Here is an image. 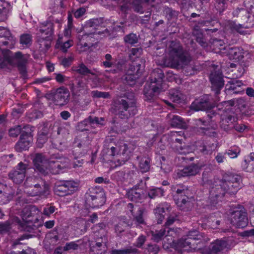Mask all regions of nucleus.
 I'll list each match as a JSON object with an SVG mask.
<instances>
[{
    "label": "nucleus",
    "instance_id": "obj_25",
    "mask_svg": "<svg viewBox=\"0 0 254 254\" xmlns=\"http://www.w3.org/2000/svg\"><path fill=\"white\" fill-rule=\"evenodd\" d=\"M164 74L162 69L156 68L151 73L149 79L150 84L162 88Z\"/></svg>",
    "mask_w": 254,
    "mask_h": 254
},
{
    "label": "nucleus",
    "instance_id": "obj_57",
    "mask_svg": "<svg viewBox=\"0 0 254 254\" xmlns=\"http://www.w3.org/2000/svg\"><path fill=\"white\" fill-rule=\"evenodd\" d=\"M124 40L126 44L133 45L136 44L138 41V38L136 34L131 33L124 37Z\"/></svg>",
    "mask_w": 254,
    "mask_h": 254
},
{
    "label": "nucleus",
    "instance_id": "obj_47",
    "mask_svg": "<svg viewBox=\"0 0 254 254\" xmlns=\"http://www.w3.org/2000/svg\"><path fill=\"white\" fill-rule=\"evenodd\" d=\"M165 210L162 204H160L154 209V213L157 224H161L165 218Z\"/></svg>",
    "mask_w": 254,
    "mask_h": 254
},
{
    "label": "nucleus",
    "instance_id": "obj_44",
    "mask_svg": "<svg viewBox=\"0 0 254 254\" xmlns=\"http://www.w3.org/2000/svg\"><path fill=\"white\" fill-rule=\"evenodd\" d=\"M216 148V144L210 141L204 142L199 147V151L204 155L211 154Z\"/></svg>",
    "mask_w": 254,
    "mask_h": 254
},
{
    "label": "nucleus",
    "instance_id": "obj_56",
    "mask_svg": "<svg viewBox=\"0 0 254 254\" xmlns=\"http://www.w3.org/2000/svg\"><path fill=\"white\" fill-rule=\"evenodd\" d=\"M164 190L160 188H156L150 189L147 192V195L151 199L156 197H161L164 195Z\"/></svg>",
    "mask_w": 254,
    "mask_h": 254
},
{
    "label": "nucleus",
    "instance_id": "obj_37",
    "mask_svg": "<svg viewBox=\"0 0 254 254\" xmlns=\"http://www.w3.org/2000/svg\"><path fill=\"white\" fill-rule=\"evenodd\" d=\"M11 9V7L9 2L0 0V22L7 19Z\"/></svg>",
    "mask_w": 254,
    "mask_h": 254
},
{
    "label": "nucleus",
    "instance_id": "obj_34",
    "mask_svg": "<svg viewBox=\"0 0 254 254\" xmlns=\"http://www.w3.org/2000/svg\"><path fill=\"white\" fill-rule=\"evenodd\" d=\"M153 85L154 84H150L148 88H144V94L145 97V100L149 101L154 100L156 96L161 91L162 88L158 87H157Z\"/></svg>",
    "mask_w": 254,
    "mask_h": 254
},
{
    "label": "nucleus",
    "instance_id": "obj_26",
    "mask_svg": "<svg viewBox=\"0 0 254 254\" xmlns=\"http://www.w3.org/2000/svg\"><path fill=\"white\" fill-rule=\"evenodd\" d=\"M13 63L12 64H8V65H12L14 63V59H17V67L20 73L24 76L26 74V64L27 63V60L23 57L22 53L20 52H16L14 56L12 55Z\"/></svg>",
    "mask_w": 254,
    "mask_h": 254
},
{
    "label": "nucleus",
    "instance_id": "obj_28",
    "mask_svg": "<svg viewBox=\"0 0 254 254\" xmlns=\"http://www.w3.org/2000/svg\"><path fill=\"white\" fill-rule=\"evenodd\" d=\"M221 180H223L228 184H232L231 187L233 189H237L238 183H242V179L238 174L229 173L225 174Z\"/></svg>",
    "mask_w": 254,
    "mask_h": 254
},
{
    "label": "nucleus",
    "instance_id": "obj_1",
    "mask_svg": "<svg viewBox=\"0 0 254 254\" xmlns=\"http://www.w3.org/2000/svg\"><path fill=\"white\" fill-rule=\"evenodd\" d=\"M114 113L122 119H127L137 113L136 99L132 92L121 94L114 102Z\"/></svg>",
    "mask_w": 254,
    "mask_h": 254
},
{
    "label": "nucleus",
    "instance_id": "obj_52",
    "mask_svg": "<svg viewBox=\"0 0 254 254\" xmlns=\"http://www.w3.org/2000/svg\"><path fill=\"white\" fill-rule=\"evenodd\" d=\"M32 37L30 34H23L20 36L19 42L24 48H29L32 44Z\"/></svg>",
    "mask_w": 254,
    "mask_h": 254
},
{
    "label": "nucleus",
    "instance_id": "obj_49",
    "mask_svg": "<svg viewBox=\"0 0 254 254\" xmlns=\"http://www.w3.org/2000/svg\"><path fill=\"white\" fill-rule=\"evenodd\" d=\"M227 246L226 241L217 240L215 242L211 244V251L212 253H217L224 250Z\"/></svg>",
    "mask_w": 254,
    "mask_h": 254
},
{
    "label": "nucleus",
    "instance_id": "obj_32",
    "mask_svg": "<svg viewBox=\"0 0 254 254\" xmlns=\"http://www.w3.org/2000/svg\"><path fill=\"white\" fill-rule=\"evenodd\" d=\"M235 119V117L232 115L222 117L220 122L221 127L226 131L231 130L233 128Z\"/></svg>",
    "mask_w": 254,
    "mask_h": 254
},
{
    "label": "nucleus",
    "instance_id": "obj_35",
    "mask_svg": "<svg viewBox=\"0 0 254 254\" xmlns=\"http://www.w3.org/2000/svg\"><path fill=\"white\" fill-rule=\"evenodd\" d=\"M243 169L247 172H254V153L251 152L249 155L245 157L242 163Z\"/></svg>",
    "mask_w": 254,
    "mask_h": 254
},
{
    "label": "nucleus",
    "instance_id": "obj_38",
    "mask_svg": "<svg viewBox=\"0 0 254 254\" xmlns=\"http://www.w3.org/2000/svg\"><path fill=\"white\" fill-rule=\"evenodd\" d=\"M53 38L50 36H44L42 35L37 39L39 44V48L41 51L46 52L51 46V43Z\"/></svg>",
    "mask_w": 254,
    "mask_h": 254
},
{
    "label": "nucleus",
    "instance_id": "obj_50",
    "mask_svg": "<svg viewBox=\"0 0 254 254\" xmlns=\"http://www.w3.org/2000/svg\"><path fill=\"white\" fill-rule=\"evenodd\" d=\"M32 237V235L28 234H23L21 235L18 238L13 240L11 241V247L13 249L17 250L21 247V246L24 245V243L21 242L22 241L25 239H28Z\"/></svg>",
    "mask_w": 254,
    "mask_h": 254
},
{
    "label": "nucleus",
    "instance_id": "obj_9",
    "mask_svg": "<svg viewBox=\"0 0 254 254\" xmlns=\"http://www.w3.org/2000/svg\"><path fill=\"white\" fill-rule=\"evenodd\" d=\"M33 208L30 206L25 207L21 212L22 220L17 217L13 219V222L18 226V229L20 231H29L30 228L28 227L27 223L33 222V217L32 209Z\"/></svg>",
    "mask_w": 254,
    "mask_h": 254
},
{
    "label": "nucleus",
    "instance_id": "obj_12",
    "mask_svg": "<svg viewBox=\"0 0 254 254\" xmlns=\"http://www.w3.org/2000/svg\"><path fill=\"white\" fill-rule=\"evenodd\" d=\"M29 169L28 164L22 162L19 163L14 170L8 173L9 178L15 184H20L25 177L26 171Z\"/></svg>",
    "mask_w": 254,
    "mask_h": 254
},
{
    "label": "nucleus",
    "instance_id": "obj_54",
    "mask_svg": "<svg viewBox=\"0 0 254 254\" xmlns=\"http://www.w3.org/2000/svg\"><path fill=\"white\" fill-rule=\"evenodd\" d=\"M145 212V209L143 207H139L137 212L135 215H132L133 220L135 221L137 225H145V222L143 218V215Z\"/></svg>",
    "mask_w": 254,
    "mask_h": 254
},
{
    "label": "nucleus",
    "instance_id": "obj_60",
    "mask_svg": "<svg viewBox=\"0 0 254 254\" xmlns=\"http://www.w3.org/2000/svg\"><path fill=\"white\" fill-rule=\"evenodd\" d=\"M139 77V76L137 75V74H130L127 72L125 75L124 80L127 84L132 86L135 84L136 80Z\"/></svg>",
    "mask_w": 254,
    "mask_h": 254
},
{
    "label": "nucleus",
    "instance_id": "obj_64",
    "mask_svg": "<svg viewBox=\"0 0 254 254\" xmlns=\"http://www.w3.org/2000/svg\"><path fill=\"white\" fill-rule=\"evenodd\" d=\"M6 254H36L35 251L29 247L25 250L22 249L21 251H11L9 253H7Z\"/></svg>",
    "mask_w": 254,
    "mask_h": 254
},
{
    "label": "nucleus",
    "instance_id": "obj_41",
    "mask_svg": "<svg viewBox=\"0 0 254 254\" xmlns=\"http://www.w3.org/2000/svg\"><path fill=\"white\" fill-rule=\"evenodd\" d=\"M72 70L83 76L88 74L95 75V73L89 69L83 63L79 64L77 65L73 66Z\"/></svg>",
    "mask_w": 254,
    "mask_h": 254
},
{
    "label": "nucleus",
    "instance_id": "obj_55",
    "mask_svg": "<svg viewBox=\"0 0 254 254\" xmlns=\"http://www.w3.org/2000/svg\"><path fill=\"white\" fill-rule=\"evenodd\" d=\"M127 175L126 171L121 170L115 172L111 175V179L117 182H123L126 179Z\"/></svg>",
    "mask_w": 254,
    "mask_h": 254
},
{
    "label": "nucleus",
    "instance_id": "obj_14",
    "mask_svg": "<svg viewBox=\"0 0 254 254\" xmlns=\"http://www.w3.org/2000/svg\"><path fill=\"white\" fill-rule=\"evenodd\" d=\"M231 223L238 228H244L248 224V219L246 212L244 210H237L232 212Z\"/></svg>",
    "mask_w": 254,
    "mask_h": 254
},
{
    "label": "nucleus",
    "instance_id": "obj_51",
    "mask_svg": "<svg viewBox=\"0 0 254 254\" xmlns=\"http://www.w3.org/2000/svg\"><path fill=\"white\" fill-rule=\"evenodd\" d=\"M170 117V125L173 127L183 128L184 126V122L182 118L177 115H172Z\"/></svg>",
    "mask_w": 254,
    "mask_h": 254
},
{
    "label": "nucleus",
    "instance_id": "obj_17",
    "mask_svg": "<svg viewBox=\"0 0 254 254\" xmlns=\"http://www.w3.org/2000/svg\"><path fill=\"white\" fill-rule=\"evenodd\" d=\"M55 23L58 24L60 26V20L52 16L49 17L45 22L41 24L39 30L40 33L43 35L45 34L46 36H50L51 38H53Z\"/></svg>",
    "mask_w": 254,
    "mask_h": 254
},
{
    "label": "nucleus",
    "instance_id": "obj_13",
    "mask_svg": "<svg viewBox=\"0 0 254 254\" xmlns=\"http://www.w3.org/2000/svg\"><path fill=\"white\" fill-rule=\"evenodd\" d=\"M24 128L27 130L22 131L20 139L15 145L16 150L19 152L28 149L32 140L31 129L29 126L24 127Z\"/></svg>",
    "mask_w": 254,
    "mask_h": 254
},
{
    "label": "nucleus",
    "instance_id": "obj_18",
    "mask_svg": "<svg viewBox=\"0 0 254 254\" xmlns=\"http://www.w3.org/2000/svg\"><path fill=\"white\" fill-rule=\"evenodd\" d=\"M107 239L106 236L97 238L95 243L90 244V254H104L106 251Z\"/></svg>",
    "mask_w": 254,
    "mask_h": 254
},
{
    "label": "nucleus",
    "instance_id": "obj_33",
    "mask_svg": "<svg viewBox=\"0 0 254 254\" xmlns=\"http://www.w3.org/2000/svg\"><path fill=\"white\" fill-rule=\"evenodd\" d=\"M226 50L231 58L239 61L242 60L244 58V50L242 48L238 47H226Z\"/></svg>",
    "mask_w": 254,
    "mask_h": 254
},
{
    "label": "nucleus",
    "instance_id": "obj_42",
    "mask_svg": "<svg viewBox=\"0 0 254 254\" xmlns=\"http://www.w3.org/2000/svg\"><path fill=\"white\" fill-rule=\"evenodd\" d=\"M171 147L176 152L181 154H187L190 151V148L183 142L180 143H170Z\"/></svg>",
    "mask_w": 254,
    "mask_h": 254
},
{
    "label": "nucleus",
    "instance_id": "obj_11",
    "mask_svg": "<svg viewBox=\"0 0 254 254\" xmlns=\"http://www.w3.org/2000/svg\"><path fill=\"white\" fill-rule=\"evenodd\" d=\"M216 103L210 95H205L201 98L195 100L191 105L194 111L208 110L215 106Z\"/></svg>",
    "mask_w": 254,
    "mask_h": 254
},
{
    "label": "nucleus",
    "instance_id": "obj_27",
    "mask_svg": "<svg viewBox=\"0 0 254 254\" xmlns=\"http://www.w3.org/2000/svg\"><path fill=\"white\" fill-rule=\"evenodd\" d=\"M244 85L242 81L231 79L226 84V90L231 93H241L244 91L242 86Z\"/></svg>",
    "mask_w": 254,
    "mask_h": 254
},
{
    "label": "nucleus",
    "instance_id": "obj_20",
    "mask_svg": "<svg viewBox=\"0 0 254 254\" xmlns=\"http://www.w3.org/2000/svg\"><path fill=\"white\" fill-rule=\"evenodd\" d=\"M202 168V165L192 163L179 170L176 173V177L180 178L185 177L194 176L198 174Z\"/></svg>",
    "mask_w": 254,
    "mask_h": 254
},
{
    "label": "nucleus",
    "instance_id": "obj_45",
    "mask_svg": "<svg viewBox=\"0 0 254 254\" xmlns=\"http://www.w3.org/2000/svg\"><path fill=\"white\" fill-rule=\"evenodd\" d=\"M155 0H134L132 2L133 8L135 12L142 13L144 12L143 7L146 3H150Z\"/></svg>",
    "mask_w": 254,
    "mask_h": 254
},
{
    "label": "nucleus",
    "instance_id": "obj_3",
    "mask_svg": "<svg viewBox=\"0 0 254 254\" xmlns=\"http://www.w3.org/2000/svg\"><path fill=\"white\" fill-rule=\"evenodd\" d=\"M15 42V38L8 29L0 27V50L3 55L2 58L0 56V68L6 67L8 64H12V52L8 48H13Z\"/></svg>",
    "mask_w": 254,
    "mask_h": 254
},
{
    "label": "nucleus",
    "instance_id": "obj_36",
    "mask_svg": "<svg viewBox=\"0 0 254 254\" xmlns=\"http://www.w3.org/2000/svg\"><path fill=\"white\" fill-rule=\"evenodd\" d=\"M220 184L215 185L216 187H220L222 190L224 191V194L227 193L230 195H235L238 192V191L242 188L241 183H238V187L237 189H233L231 186L232 184H228L223 180H221Z\"/></svg>",
    "mask_w": 254,
    "mask_h": 254
},
{
    "label": "nucleus",
    "instance_id": "obj_29",
    "mask_svg": "<svg viewBox=\"0 0 254 254\" xmlns=\"http://www.w3.org/2000/svg\"><path fill=\"white\" fill-rule=\"evenodd\" d=\"M180 247L187 251H197L201 249L198 246L196 245L195 243H193L191 240L187 238H182L178 242Z\"/></svg>",
    "mask_w": 254,
    "mask_h": 254
},
{
    "label": "nucleus",
    "instance_id": "obj_23",
    "mask_svg": "<svg viewBox=\"0 0 254 254\" xmlns=\"http://www.w3.org/2000/svg\"><path fill=\"white\" fill-rule=\"evenodd\" d=\"M187 237L191 240L193 243H195L196 245L198 246L201 249L204 246L205 242L208 240L203 233H200L196 230H191L189 232Z\"/></svg>",
    "mask_w": 254,
    "mask_h": 254
},
{
    "label": "nucleus",
    "instance_id": "obj_31",
    "mask_svg": "<svg viewBox=\"0 0 254 254\" xmlns=\"http://www.w3.org/2000/svg\"><path fill=\"white\" fill-rule=\"evenodd\" d=\"M144 68V62L142 60L134 61L129 65L127 73L135 74L140 76Z\"/></svg>",
    "mask_w": 254,
    "mask_h": 254
},
{
    "label": "nucleus",
    "instance_id": "obj_7",
    "mask_svg": "<svg viewBox=\"0 0 254 254\" xmlns=\"http://www.w3.org/2000/svg\"><path fill=\"white\" fill-rule=\"evenodd\" d=\"M190 190L187 187L180 186L175 191L173 198L178 207L182 211H188L191 209L193 204L189 196Z\"/></svg>",
    "mask_w": 254,
    "mask_h": 254
},
{
    "label": "nucleus",
    "instance_id": "obj_46",
    "mask_svg": "<svg viewBox=\"0 0 254 254\" xmlns=\"http://www.w3.org/2000/svg\"><path fill=\"white\" fill-rule=\"evenodd\" d=\"M102 24H103V19L102 18H92L86 21L85 28H93L94 30L93 32H95V34H99L100 32H96V30L98 27L101 26Z\"/></svg>",
    "mask_w": 254,
    "mask_h": 254
},
{
    "label": "nucleus",
    "instance_id": "obj_63",
    "mask_svg": "<svg viewBox=\"0 0 254 254\" xmlns=\"http://www.w3.org/2000/svg\"><path fill=\"white\" fill-rule=\"evenodd\" d=\"M105 61L102 62V65L106 68L112 67L115 63L112 61L113 58L111 55L107 54L105 56Z\"/></svg>",
    "mask_w": 254,
    "mask_h": 254
},
{
    "label": "nucleus",
    "instance_id": "obj_58",
    "mask_svg": "<svg viewBox=\"0 0 254 254\" xmlns=\"http://www.w3.org/2000/svg\"><path fill=\"white\" fill-rule=\"evenodd\" d=\"M166 228L161 229L160 230H155V231H151V235L152 239L156 242H158L162 239V238L165 235L166 232Z\"/></svg>",
    "mask_w": 254,
    "mask_h": 254
},
{
    "label": "nucleus",
    "instance_id": "obj_61",
    "mask_svg": "<svg viewBox=\"0 0 254 254\" xmlns=\"http://www.w3.org/2000/svg\"><path fill=\"white\" fill-rule=\"evenodd\" d=\"M91 95L93 98H103L105 99L109 98L110 94L107 92H102L98 90H94L91 92Z\"/></svg>",
    "mask_w": 254,
    "mask_h": 254
},
{
    "label": "nucleus",
    "instance_id": "obj_5",
    "mask_svg": "<svg viewBox=\"0 0 254 254\" xmlns=\"http://www.w3.org/2000/svg\"><path fill=\"white\" fill-rule=\"evenodd\" d=\"M127 144L125 143H121L120 145H116V146H112L108 149L107 155L114 158V162L116 166H120L124 164L128 160L131 156V150Z\"/></svg>",
    "mask_w": 254,
    "mask_h": 254
},
{
    "label": "nucleus",
    "instance_id": "obj_19",
    "mask_svg": "<svg viewBox=\"0 0 254 254\" xmlns=\"http://www.w3.org/2000/svg\"><path fill=\"white\" fill-rule=\"evenodd\" d=\"M69 92L64 87L58 88L53 95V101L57 105L63 106L66 104L69 100Z\"/></svg>",
    "mask_w": 254,
    "mask_h": 254
},
{
    "label": "nucleus",
    "instance_id": "obj_2",
    "mask_svg": "<svg viewBox=\"0 0 254 254\" xmlns=\"http://www.w3.org/2000/svg\"><path fill=\"white\" fill-rule=\"evenodd\" d=\"M191 61L189 54L185 51L179 42L172 41L168 47V57L164 60V64L174 68L183 67Z\"/></svg>",
    "mask_w": 254,
    "mask_h": 254
},
{
    "label": "nucleus",
    "instance_id": "obj_10",
    "mask_svg": "<svg viewBox=\"0 0 254 254\" xmlns=\"http://www.w3.org/2000/svg\"><path fill=\"white\" fill-rule=\"evenodd\" d=\"M250 15L248 11L244 9L241 8V11L240 13L239 17H238L239 20L242 22V24H237L234 22H230L228 24V27L232 30H235L240 33H243L241 30L242 28H250L254 25V23L249 22Z\"/></svg>",
    "mask_w": 254,
    "mask_h": 254
},
{
    "label": "nucleus",
    "instance_id": "obj_21",
    "mask_svg": "<svg viewBox=\"0 0 254 254\" xmlns=\"http://www.w3.org/2000/svg\"><path fill=\"white\" fill-rule=\"evenodd\" d=\"M35 169L39 172L41 175H47V167H46L48 161L44 155L41 153L35 154L33 159Z\"/></svg>",
    "mask_w": 254,
    "mask_h": 254
},
{
    "label": "nucleus",
    "instance_id": "obj_43",
    "mask_svg": "<svg viewBox=\"0 0 254 254\" xmlns=\"http://www.w3.org/2000/svg\"><path fill=\"white\" fill-rule=\"evenodd\" d=\"M139 160L138 167L142 173L148 172L150 169L151 159L147 157H137Z\"/></svg>",
    "mask_w": 254,
    "mask_h": 254
},
{
    "label": "nucleus",
    "instance_id": "obj_6",
    "mask_svg": "<svg viewBox=\"0 0 254 254\" xmlns=\"http://www.w3.org/2000/svg\"><path fill=\"white\" fill-rule=\"evenodd\" d=\"M106 200L105 192L100 187H91L85 194V202L87 207L96 208L104 205Z\"/></svg>",
    "mask_w": 254,
    "mask_h": 254
},
{
    "label": "nucleus",
    "instance_id": "obj_22",
    "mask_svg": "<svg viewBox=\"0 0 254 254\" xmlns=\"http://www.w3.org/2000/svg\"><path fill=\"white\" fill-rule=\"evenodd\" d=\"M126 195L130 201L137 203H141L145 197L143 190L136 186L129 190Z\"/></svg>",
    "mask_w": 254,
    "mask_h": 254
},
{
    "label": "nucleus",
    "instance_id": "obj_30",
    "mask_svg": "<svg viewBox=\"0 0 254 254\" xmlns=\"http://www.w3.org/2000/svg\"><path fill=\"white\" fill-rule=\"evenodd\" d=\"M95 34V32L85 33L82 35H79L78 37L79 40L78 45L82 48L83 51L89 49L90 47L93 45L94 41L91 42H86L87 38H89L90 40L93 38V36Z\"/></svg>",
    "mask_w": 254,
    "mask_h": 254
},
{
    "label": "nucleus",
    "instance_id": "obj_8",
    "mask_svg": "<svg viewBox=\"0 0 254 254\" xmlns=\"http://www.w3.org/2000/svg\"><path fill=\"white\" fill-rule=\"evenodd\" d=\"M79 186V182L73 180L62 181L56 183L54 192L60 196L70 195L78 190Z\"/></svg>",
    "mask_w": 254,
    "mask_h": 254
},
{
    "label": "nucleus",
    "instance_id": "obj_4",
    "mask_svg": "<svg viewBox=\"0 0 254 254\" xmlns=\"http://www.w3.org/2000/svg\"><path fill=\"white\" fill-rule=\"evenodd\" d=\"M24 192L29 196L46 197L49 194V186L41 178L30 177L26 178L24 183Z\"/></svg>",
    "mask_w": 254,
    "mask_h": 254
},
{
    "label": "nucleus",
    "instance_id": "obj_15",
    "mask_svg": "<svg viewBox=\"0 0 254 254\" xmlns=\"http://www.w3.org/2000/svg\"><path fill=\"white\" fill-rule=\"evenodd\" d=\"M224 195V191L220 187L213 186L209 191V196L207 200V206L212 209L221 200Z\"/></svg>",
    "mask_w": 254,
    "mask_h": 254
},
{
    "label": "nucleus",
    "instance_id": "obj_53",
    "mask_svg": "<svg viewBox=\"0 0 254 254\" xmlns=\"http://www.w3.org/2000/svg\"><path fill=\"white\" fill-rule=\"evenodd\" d=\"M195 125L197 127H199V128L202 130V132L206 135H210L211 132H208L209 130V127H204L207 126L208 122L203 119L199 118L194 120Z\"/></svg>",
    "mask_w": 254,
    "mask_h": 254
},
{
    "label": "nucleus",
    "instance_id": "obj_40",
    "mask_svg": "<svg viewBox=\"0 0 254 254\" xmlns=\"http://www.w3.org/2000/svg\"><path fill=\"white\" fill-rule=\"evenodd\" d=\"M86 88V92H88L89 89L87 87L86 83L84 81L82 77H77L75 78V84H73L71 88V91L75 93L80 92Z\"/></svg>",
    "mask_w": 254,
    "mask_h": 254
},
{
    "label": "nucleus",
    "instance_id": "obj_24",
    "mask_svg": "<svg viewBox=\"0 0 254 254\" xmlns=\"http://www.w3.org/2000/svg\"><path fill=\"white\" fill-rule=\"evenodd\" d=\"M47 175L51 173L53 175H57L64 172L67 168V166L64 164H62L58 161H51L47 163Z\"/></svg>",
    "mask_w": 254,
    "mask_h": 254
},
{
    "label": "nucleus",
    "instance_id": "obj_48",
    "mask_svg": "<svg viewBox=\"0 0 254 254\" xmlns=\"http://www.w3.org/2000/svg\"><path fill=\"white\" fill-rule=\"evenodd\" d=\"M91 142V140L89 136L86 135L85 137L81 139L77 138H75L74 141V144L75 146L79 148H86L89 147Z\"/></svg>",
    "mask_w": 254,
    "mask_h": 254
},
{
    "label": "nucleus",
    "instance_id": "obj_62",
    "mask_svg": "<svg viewBox=\"0 0 254 254\" xmlns=\"http://www.w3.org/2000/svg\"><path fill=\"white\" fill-rule=\"evenodd\" d=\"M11 225L9 222H0V234L4 235L8 233L11 229Z\"/></svg>",
    "mask_w": 254,
    "mask_h": 254
},
{
    "label": "nucleus",
    "instance_id": "obj_16",
    "mask_svg": "<svg viewBox=\"0 0 254 254\" xmlns=\"http://www.w3.org/2000/svg\"><path fill=\"white\" fill-rule=\"evenodd\" d=\"M209 78L212 90L215 92V94H219L224 85V80L222 72L217 70L212 71Z\"/></svg>",
    "mask_w": 254,
    "mask_h": 254
},
{
    "label": "nucleus",
    "instance_id": "obj_59",
    "mask_svg": "<svg viewBox=\"0 0 254 254\" xmlns=\"http://www.w3.org/2000/svg\"><path fill=\"white\" fill-rule=\"evenodd\" d=\"M137 250L135 248H132L129 247L123 250H112L110 254H134L137 252Z\"/></svg>",
    "mask_w": 254,
    "mask_h": 254
},
{
    "label": "nucleus",
    "instance_id": "obj_39",
    "mask_svg": "<svg viewBox=\"0 0 254 254\" xmlns=\"http://www.w3.org/2000/svg\"><path fill=\"white\" fill-rule=\"evenodd\" d=\"M169 97L173 102L177 103H181L185 100V96L177 88L172 89L169 91Z\"/></svg>",
    "mask_w": 254,
    "mask_h": 254
}]
</instances>
